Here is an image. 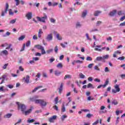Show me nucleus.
Returning a JSON list of instances; mask_svg holds the SVG:
<instances>
[{
  "label": "nucleus",
  "mask_w": 125,
  "mask_h": 125,
  "mask_svg": "<svg viewBox=\"0 0 125 125\" xmlns=\"http://www.w3.org/2000/svg\"><path fill=\"white\" fill-rule=\"evenodd\" d=\"M30 100V101H34L36 104H40L42 106L45 107V106H46V102H44L43 100L39 99L34 100V98H31Z\"/></svg>",
  "instance_id": "f257e3e1"
},
{
  "label": "nucleus",
  "mask_w": 125,
  "mask_h": 125,
  "mask_svg": "<svg viewBox=\"0 0 125 125\" xmlns=\"http://www.w3.org/2000/svg\"><path fill=\"white\" fill-rule=\"evenodd\" d=\"M16 104L18 105V110H21L22 113H24L26 111V109H27V107L24 104H20L19 102H17Z\"/></svg>",
  "instance_id": "f03ea898"
},
{
  "label": "nucleus",
  "mask_w": 125,
  "mask_h": 125,
  "mask_svg": "<svg viewBox=\"0 0 125 125\" xmlns=\"http://www.w3.org/2000/svg\"><path fill=\"white\" fill-rule=\"evenodd\" d=\"M43 15L44 17H37L36 18L38 21H40L41 22H42L43 23H45V20L47 19V16L45 13H43Z\"/></svg>",
  "instance_id": "7ed1b4c3"
},
{
  "label": "nucleus",
  "mask_w": 125,
  "mask_h": 125,
  "mask_svg": "<svg viewBox=\"0 0 125 125\" xmlns=\"http://www.w3.org/2000/svg\"><path fill=\"white\" fill-rule=\"evenodd\" d=\"M35 47L37 48V49H39V50H41L42 54H45V50H44V48L43 47V46H42V45L40 44L35 45Z\"/></svg>",
  "instance_id": "20e7f679"
},
{
  "label": "nucleus",
  "mask_w": 125,
  "mask_h": 125,
  "mask_svg": "<svg viewBox=\"0 0 125 125\" xmlns=\"http://www.w3.org/2000/svg\"><path fill=\"white\" fill-rule=\"evenodd\" d=\"M114 88L115 89H112V93H117L118 92H120L121 89L120 88V87L118 84H115L114 86Z\"/></svg>",
  "instance_id": "39448f33"
},
{
  "label": "nucleus",
  "mask_w": 125,
  "mask_h": 125,
  "mask_svg": "<svg viewBox=\"0 0 125 125\" xmlns=\"http://www.w3.org/2000/svg\"><path fill=\"white\" fill-rule=\"evenodd\" d=\"M9 7V5L8 3H6L5 9L4 11L2 12L1 16H4V15L7 13V11H8V8Z\"/></svg>",
  "instance_id": "423d86ee"
},
{
  "label": "nucleus",
  "mask_w": 125,
  "mask_h": 125,
  "mask_svg": "<svg viewBox=\"0 0 125 125\" xmlns=\"http://www.w3.org/2000/svg\"><path fill=\"white\" fill-rule=\"evenodd\" d=\"M102 46H101L100 45H97L96 47H98V48H95V50H96V51H100V52H101V51H102V50H104V49H105V48H106V47H103L101 49H99V48H101Z\"/></svg>",
  "instance_id": "0eeeda50"
},
{
  "label": "nucleus",
  "mask_w": 125,
  "mask_h": 125,
  "mask_svg": "<svg viewBox=\"0 0 125 125\" xmlns=\"http://www.w3.org/2000/svg\"><path fill=\"white\" fill-rule=\"evenodd\" d=\"M57 116L56 115H53L52 117H50L49 119V122L50 123H54V120L56 119Z\"/></svg>",
  "instance_id": "6e6552de"
},
{
  "label": "nucleus",
  "mask_w": 125,
  "mask_h": 125,
  "mask_svg": "<svg viewBox=\"0 0 125 125\" xmlns=\"http://www.w3.org/2000/svg\"><path fill=\"white\" fill-rule=\"evenodd\" d=\"M33 15V13L32 12H28L25 15V17H26L28 20H30V19H32V16Z\"/></svg>",
  "instance_id": "1a4fd4ad"
},
{
  "label": "nucleus",
  "mask_w": 125,
  "mask_h": 125,
  "mask_svg": "<svg viewBox=\"0 0 125 125\" xmlns=\"http://www.w3.org/2000/svg\"><path fill=\"white\" fill-rule=\"evenodd\" d=\"M57 4H58V3L56 2L52 3L51 2L49 1L48 2V5L49 6H55L56 5H57Z\"/></svg>",
  "instance_id": "9d476101"
},
{
  "label": "nucleus",
  "mask_w": 125,
  "mask_h": 125,
  "mask_svg": "<svg viewBox=\"0 0 125 125\" xmlns=\"http://www.w3.org/2000/svg\"><path fill=\"white\" fill-rule=\"evenodd\" d=\"M55 75L56 76V77H59L61 74H62V72L59 71V70H55L54 71Z\"/></svg>",
  "instance_id": "9b49d317"
},
{
  "label": "nucleus",
  "mask_w": 125,
  "mask_h": 125,
  "mask_svg": "<svg viewBox=\"0 0 125 125\" xmlns=\"http://www.w3.org/2000/svg\"><path fill=\"white\" fill-rule=\"evenodd\" d=\"M46 39L47 41H52V39H53L52 34H48L47 36Z\"/></svg>",
  "instance_id": "f8f14e48"
},
{
  "label": "nucleus",
  "mask_w": 125,
  "mask_h": 125,
  "mask_svg": "<svg viewBox=\"0 0 125 125\" xmlns=\"http://www.w3.org/2000/svg\"><path fill=\"white\" fill-rule=\"evenodd\" d=\"M63 83H61L60 87L59 89V94H61L62 90H63Z\"/></svg>",
  "instance_id": "ddd939ff"
},
{
  "label": "nucleus",
  "mask_w": 125,
  "mask_h": 125,
  "mask_svg": "<svg viewBox=\"0 0 125 125\" xmlns=\"http://www.w3.org/2000/svg\"><path fill=\"white\" fill-rule=\"evenodd\" d=\"M108 83H109V79L108 78L106 79V80H105L104 84V85H103V87H104V88L106 87V86H107V85H108Z\"/></svg>",
  "instance_id": "4468645a"
},
{
  "label": "nucleus",
  "mask_w": 125,
  "mask_h": 125,
  "mask_svg": "<svg viewBox=\"0 0 125 125\" xmlns=\"http://www.w3.org/2000/svg\"><path fill=\"white\" fill-rule=\"evenodd\" d=\"M42 86H39L37 87H36L32 91V93H34V92H36V91L38 90V89H40V88H42Z\"/></svg>",
  "instance_id": "2eb2a0df"
},
{
  "label": "nucleus",
  "mask_w": 125,
  "mask_h": 125,
  "mask_svg": "<svg viewBox=\"0 0 125 125\" xmlns=\"http://www.w3.org/2000/svg\"><path fill=\"white\" fill-rule=\"evenodd\" d=\"M116 13H117V11L116 10H113L112 11L110 12L109 15L110 16H114Z\"/></svg>",
  "instance_id": "dca6fc26"
},
{
  "label": "nucleus",
  "mask_w": 125,
  "mask_h": 125,
  "mask_svg": "<svg viewBox=\"0 0 125 125\" xmlns=\"http://www.w3.org/2000/svg\"><path fill=\"white\" fill-rule=\"evenodd\" d=\"M31 112H32V109L30 108L27 111H24L23 113H24L25 116H27V115H29V114H30V113H31Z\"/></svg>",
  "instance_id": "f3484780"
},
{
  "label": "nucleus",
  "mask_w": 125,
  "mask_h": 125,
  "mask_svg": "<svg viewBox=\"0 0 125 125\" xmlns=\"http://www.w3.org/2000/svg\"><path fill=\"white\" fill-rule=\"evenodd\" d=\"M25 83H30V76L29 75L26 76V79L25 80Z\"/></svg>",
  "instance_id": "a211bd4d"
},
{
  "label": "nucleus",
  "mask_w": 125,
  "mask_h": 125,
  "mask_svg": "<svg viewBox=\"0 0 125 125\" xmlns=\"http://www.w3.org/2000/svg\"><path fill=\"white\" fill-rule=\"evenodd\" d=\"M11 116H12V114L7 113V114H6L4 116V118H5V119H9V118H10V117H11Z\"/></svg>",
  "instance_id": "6ab92c4d"
},
{
  "label": "nucleus",
  "mask_w": 125,
  "mask_h": 125,
  "mask_svg": "<svg viewBox=\"0 0 125 125\" xmlns=\"http://www.w3.org/2000/svg\"><path fill=\"white\" fill-rule=\"evenodd\" d=\"M108 58H109V55H104V56H103V62H105V59H108Z\"/></svg>",
  "instance_id": "aec40b11"
},
{
  "label": "nucleus",
  "mask_w": 125,
  "mask_h": 125,
  "mask_svg": "<svg viewBox=\"0 0 125 125\" xmlns=\"http://www.w3.org/2000/svg\"><path fill=\"white\" fill-rule=\"evenodd\" d=\"M96 61H103V57H97L96 58Z\"/></svg>",
  "instance_id": "412c9836"
},
{
  "label": "nucleus",
  "mask_w": 125,
  "mask_h": 125,
  "mask_svg": "<svg viewBox=\"0 0 125 125\" xmlns=\"http://www.w3.org/2000/svg\"><path fill=\"white\" fill-rule=\"evenodd\" d=\"M87 88H91L93 89L95 87L93 86V85H92V84H91V83H89L87 85Z\"/></svg>",
  "instance_id": "4be33fe9"
},
{
  "label": "nucleus",
  "mask_w": 125,
  "mask_h": 125,
  "mask_svg": "<svg viewBox=\"0 0 125 125\" xmlns=\"http://www.w3.org/2000/svg\"><path fill=\"white\" fill-rule=\"evenodd\" d=\"M52 47V49H49L48 50H46V53H48V54H49V53H51L53 51V46H51Z\"/></svg>",
  "instance_id": "5701e85b"
},
{
  "label": "nucleus",
  "mask_w": 125,
  "mask_h": 125,
  "mask_svg": "<svg viewBox=\"0 0 125 125\" xmlns=\"http://www.w3.org/2000/svg\"><path fill=\"white\" fill-rule=\"evenodd\" d=\"M1 53L2 54H3V55H7L8 54V52L6 50H3L1 52Z\"/></svg>",
  "instance_id": "b1692460"
},
{
  "label": "nucleus",
  "mask_w": 125,
  "mask_h": 125,
  "mask_svg": "<svg viewBox=\"0 0 125 125\" xmlns=\"http://www.w3.org/2000/svg\"><path fill=\"white\" fill-rule=\"evenodd\" d=\"M100 13H101V12H100L99 11H96L94 13V16H98L99 15V14H100Z\"/></svg>",
  "instance_id": "393cba45"
},
{
  "label": "nucleus",
  "mask_w": 125,
  "mask_h": 125,
  "mask_svg": "<svg viewBox=\"0 0 125 125\" xmlns=\"http://www.w3.org/2000/svg\"><path fill=\"white\" fill-rule=\"evenodd\" d=\"M25 35H22L21 37H20V38L18 39L19 41H23V40H24V39H25Z\"/></svg>",
  "instance_id": "a878e982"
},
{
  "label": "nucleus",
  "mask_w": 125,
  "mask_h": 125,
  "mask_svg": "<svg viewBox=\"0 0 125 125\" xmlns=\"http://www.w3.org/2000/svg\"><path fill=\"white\" fill-rule=\"evenodd\" d=\"M71 76L70 75H66L64 77V80H67V79H71Z\"/></svg>",
  "instance_id": "bb28decb"
},
{
  "label": "nucleus",
  "mask_w": 125,
  "mask_h": 125,
  "mask_svg": "<svg viewBox=\"0 0 125 125\" xmlns=\"http://www.w3.org/2000/svg\"><path fill=\"white\" fill-rule=\"evenodd\" d=\"M86 14H87V12L86 10H85L84 12H83L82 13V17L83 18L85 17Z\"/></svg>",
  "instance_id": "cd10ccee"
},
{
  "label": "nucleus",
  "mask_w": 125,
  "mask_h": 125,
  "mask_svg": "<svg viewBox=\"0 0 125 125\" xmlns=\"http://www.w3.org/2000/svg\"><path fill=\"white\" fill-rule=\"evenodd\" d=\"M57 68H62L63 67V64L62 63H58L57 64Z\"/></svg>",
  "instance_id": "c85d7f7f"
},
{
  "label": "nucleus",
  "mask_w": 125,
  "mask_h": 125,
  "mask_svg": "<svg viewBox=\"0 0 125 125\" xmlns=\"http://www.w3.org/2000/svg\"><path fill=\"white\" fill-rule=\"evenodd\" d=\"M58 97H57L55 98L54 99V102H55V105H57V104H58Z\"/></svg>",
  "instance_id": "c756f323"
},
{
  "label": "nucleus",
  "mask_w": 125,
  "mask_h": 125,
  "mask_svg": "<svg viewBox=\"0 0 125 125\" xmlns=\"http://www.w3.org/2000/svg\"><path fill=\"white\" fill-rule=\"evenodd\" d=\"M79 77L80 79H84V78H85V76L82 73L79 74Z\"/></svg>",
  "instance_id": "7c9ffc66"
},
{
  "label": "nucleus",
  "mask_w": 125,
  "mask_h": 125,
  "mask_svg": "<svg viewBox=\"0 0 125 125\" xmlns=\"http://www.w3.org/2000/svg\"><path fill=\"white\" fill-rule=\"evenodd\" d=\"M86 118H88V119H90L91 117H93V114H90V113H88L86 115Z\"/></svg>",
  "instance_id": "2f4dec72"
},
{
  "label": "nucleus",
  "mask_w": 125,
  "mask_h": 125,
  "mask_svg": "<svg viewBox=\"0 0 125 125\" xmlns=\"http://www.w3.org/2000/svg\"><path fill=\"white\" fill-rule=\"evenodd\" d=\"M13 14H14V13L12 11V9H10L9 10V15H13Z\"/></svg>",
  "instance_id": "473e14b6"
},
{
  "label": "nucleus",
  "mask_w": 125,
  "mask_h": 125,
  "mask_svg": "<svg viewBox=\"0 0 125 125\" xmlns=\"http://www.w3.org/2000/svg\"><path fill=\"white\" fill-rule=\"evenodd\" d=\"M87 61H92V58L89 56H87L86 58Z\"/></svg>",
  "instance_id": "72a5a7b5"
},
{
  "label": "nucleus",
  "mask_w": 125,
  "mask_h": 125,
  "mask_svg": "<svg viewBox=\"0 0 125 125\" xmlns=\"http://www.w3.org/2000/svg\"><path fill=\"white\" fill-rule=\"evenodd\" d=\"M16 20H17L16 19H15L14 20H12L11 21H10L9 23L10 24H14V23H15V22H16Z\"/></svg>",
  "instance_id": "f704fd0d"
},
{
  "label": "nucleus",
  "mask_w": 125,
  "mask_h": 125,
  "mask_svg": "<svg viewBox=\"0 0 125 125\" xmlns=\"http://www.w3.org/2000/svg\"><path fill=\"white\" fill-rule=\"evenodd\" d=\"M30 44H31V41H28L26 42V43H25V45H26V46H29L30 45Z\"/></svg>",
  "instance_id": "c9c22d12"
},
{
  "label": "nucleus",
  "mask_w": 125,
  "mask_h": 125,
  "mask_svg": "<svg viewBox=\"0 0 125 125\" xmlns=\"http://www.w3.org/2000/svg\"><path fill=\"white\" fill-rule=\"evenodd\" d=\"M67 115H63L61 117V120L63 122L64 120H65V118H67Z\"/></svg>",
  "instance_id": "e433bc0d"
},
{
  "label": "nucleus",
  "mask_w": 125,
  "mask_h": 125,
  "mask_svg": "<svg viewBox=\"0 0 125 125\" xmlns=\"http://www.w3.org/2000/svg\"><path fill=\"white\" fill-rule=\"evenodd\" d=\"M26 46V44L24 43L21 49L20 50L21 52H22V51H24L25 50V47Z\"/></svg>",
  "instance_id": "4c0bfd02"
},
{
  "label": "nucleus",
  "mask_w": 125,
  "mask_h": 125,
  "mask_svg": "<svg viewBox=\"0 0 125 125\" xmlns=\"http://www.w3.org/2000/svg\"><path fill=\"white\" fill-rule=\"evenodd\" d=\"M54 51L55 53H58V46H56L54 48Z\"/></svg>",
  "instance_id": "58836bf2"
},
{
  "label": "nucleus",
  "mask_w": 125,
  "mask_h": 125,
  "mask_svg": "<svg viewBox=\"0 0 125 125\" xmlns=\"http://www.w3.org/2000/svg\"><path fill=\"white\" fill-rule=\"evenodd\" d=\"M112 104H114V105H118V104H119V103L116 100H113L112 102Z\"/></svg>",
  "instance_id": "ea45409f"
},
{
  "label": "nucleus",
  "mask_w": 125,
  "mask_h": 125,
  "mask_svg": "<svg viewBox=\"0 0 125 125\" xmlns=\"http://www.w3.org/2000/svg\"><path fill=\"white\" fill-rule=\"evenodd\" d=\"M94 65V63H90L88 65L87 67L89 69H91L92 68V66Z\"/></svg>",
  "instance_id": "a19ab883"
},
{
  "label": "nucleus",
  "mask_w": 125,
  "mask_h": 125,
  "mask_svg": "<svg viewBox=\"0 0 125 125\" xmlns=\"http://www.w3.org/2000/svg\"><path fill=\"white\" fill-rule=\"evenodd\" d=\"M49 61L50 62V63H52V62H53V61H55V59H54V58H51L49 60Z\"/></svg>",
  "instance_id": "79ce46f5"
},
{
  "label": "nucleus",
  "mask_w": 125,
  "mask_h": 125,
  "mask_svg": "<svg viewBox=\"0 0 125 125\" xmlns=\"http://www.w3.org/2000/svg\"><path fill=\"white\" fill-rule=\"evenodd\" d=\"M94 69L96 71H100V68H99L97 65H95Z\"/></svg>",
  "instance_id": "37998d69"
},
{
  "label": "nucleus",
  "mask_w": 125,
  "mask_h": 125,
  "mask_svg": "<svg viewBox=\"0 0 125 125\" xmlns=\"http://www.w3.org/2000/svg\"><path fill=\"white\" fill-rule=\"evenodd\" d=\"M119 120H120V117H117L116 121L115 123L116 125H118V124H119V123H120V121H119Z\"/></svg>",
  "instance_id": "c03bdc74"
},
{
  "label": "nucleus",
  "mask_w": 125,
  "mask_h": 125,
  "mask_svg": "<svg viewBox=\"0 0 125 125\" xmlns=\"http://www.w3.org/2000/svg\"><path fill=\"white\" fill-rule=\"evenodd\" d=\"M50 21L51 23H55L56 22V20L53 18L50 19Z\"/></svg>",
  "instance_id": "a18cd8bd"
},
{
  "label": "nucleus",
  "mask_w": 125,
  "mask_h": 125,
  "mask_svg": "<svg viewBox=\"0 0 125 125\" xmlns=\"http://www.w3.org/2000/svg\"><path fill=\"white\" fill-rule=\"evenodd\" d=\"M81 111L82 112H84L85 113H86V112H89V109H81Z\"/></svg>",
  "instance_id": "49530a36"
},
{
  "label": "nucleus",
  "mask_w": 125,
  "mask_h": 125,
  "mask_svg": "<svg viewBox=\"0 0 125 125\" xmlns=\"http://www.w3.org/2000/svg\"><path fill=\"white\" fill-rule=\"evenodd\" d=\"M97 26H99V25H101V24H102V21H97Z\"/></svg>",
  "instance_id": "de8ad7c7"
},
{
  "label": "nucleus",
  "mask_w": 125,
  "mask_h": 125,
  "mask_svg": "<svg viewBox=\"0 0 125 125\" xmlns=\"http://www.w3.org/2000/svg\"><path fill=\"white\" fill-rule=\"evenodd\" d=\"M109 71L110 70H109V68H108V67H105L104 68V72L105 73H108Z\"/></svg>",
  "instance_id": "09e8293b"
},
{
  "label": "nucleus",
  "mask_w": 125,
  "mask_h": 125,
  "mask_svg": "<svg viewBox=\"0 0 125 125\" xmlns=\"http://www.w3.org/2000/svg\"><path fill=\"white\" fill-rule=\"evenodd\" d=\"M16 1V5H19L20 4V1L19 0H14Z\"/></svg>",
  "instance_id": "8fccbe9b"
},
{
  "label": "nucleus",
  "mask_w": 125,
  "mask_h": 125,
  "mask_svg": "<svg viewBox=\"0 0 125 125\" xmlns=\"http://www.w3.org/2000/svg\"><path fill=\"white\" fill-rule=\"evenodd\" d=\"M8 66V63H5L4 64V65L2 66V68L4 70H5V69H6V67H7Z\"/></svg>",
  "instance_id": "3c124183"
},
{
  "label": "nucleus",
  "mask_w": 125,
  "mask_h": 125,
  "mask_svg": "<svg viewBox=\"0 0 125 125\" xmlns=\"http://www.w3.org/2000/svg\"><path fill=\"white\" fill-rule=\"evenodd\" d=\"M65 111H66V108H65V106L63 105L62 108V112L63 113Z\"/></svg>",
  "instance_id": "603ef678"
},
{
  "label": "nucleus",
  "mask_w": 125,
  "mask_h": 125,
  "mask_svg": "<svg viewBox=\"0 0 125 125\" xmlns=\"http://www.w3.org/2000/svg\"><path fill=\"white\" fill-rule=\"evenodd\" d=\"M117 59L118 60H124L125 59V57L124 56H122L118 58Z\"/></svg>",
  "instance_id": "864d4df0"
},
{
  "label": "nucleus",
  "mask_w": 125,
  "mask_h": 125,
  "mask_svg": "<svg viewBox=\"0 0 125 125\" xmlns=\"http://www.w3.org/2000/svg\"><path fill=\"white\" fill-rule=\"evenodd\" d=\"M87 99V100H88V101H90L91 100H94V98H91V96L88 97Z\"/></svg>",
  "instance_id": "5fc2aeb1"
},
{
  "label": "nucleus",
  "mask_w": 125,
  "mask_h": 125,
  "mask_svg": "<svg viewBox=\"0 0 125 125\" xmlns=\"http://www.w3.org/2000/svg\"><path fill=\"white\" fill-rule=\"evenodd\" d=\"M57 39H58L59 40H62V37H60L59 34L57 35Z\"/></svg>",
  "instance_id": "6e6d98bb"
},
{
  "label": "nucleus",
  "mask_w": 125,
  "mask_h": 125,
  "mask_svg": "<svg viewBox=\"0 0 125 125\" xmlns=\"http://www.w3.org/2000/svg\"><path fill=\"white\" fill-rule=\"evenodd\" d=\"M76 63H79L80 64L83 63V61H80L79 60H77L75 61Z\"/></svg>",
  "instance_id": "4d7b16f0"
},
{
  "label": "nucleus",
  "mask_w": 125,
  "mask_h": 125,
  "mask_svg": "<svg viewBox=\"0 0 125 125\" xmlns=\"http://www.w3.org/2000/svg\"><path fill=\"white\" fill-rule=\"evenodd\" d=\"M8 45V44H7V43H4V44H2L1 45V46L2 47H4L7 46Z\"/></svg>",
  "instance_id": "13d9d810"
},
{
  "label": "nucleus",
  "mask_w": 125,
  "mask_h": 125,
  "mask_svg": "<svg viewBox=\"0 0 125 125\" xmlns=\"http://www.w3.org/2000/svg\"><path fill=\"white\" fill-rule=\"evenodd\" d=\"M12 45L11 44H8V45L7 46V47H6V49H9V48H10L11 47Z\"/></svg>",
  "instance_id": "bf43d9fd"
},
{
  "label": "nucleus",
  "mask_w": 125,
  "mask_h": 125,
  "mask_svg": "<svg viewBox=\"0 0 125 125\" xmlns=\"http://www.w3.org/2000/svg\"><path fill=\"white\" fill-rule=\"evenodd\" d=\"M94 81L97 82V83H100V82H101V80H100V79L96 78L94 79Z\"/></svg>",
  "instance_id": "052dcab7"
},
{
  "label": "nucleus",
  "mask_w": 125,
  "mask_h": 125,
  "mask_svg": "<svg viewBox=\"0 0 125 125\" xmlns=\"http://www.w3.org/2000/svg\"><path fill=\"white\" fill-rule=\"evenodd\" d=\"M33 39L34 40H38V36H37L36 35H34L33 36Z\"/></svg>",
  "instance_id": "680f3d73"
},
{
  "label": "nucleus",
  "mask_w": 125,
  "mask_h": 125,
  "mask_svg": "<svg viewBox=\"0 0 125 125\" xmlns=\"http://www.w3.org/2000/svg\"><path fill=\"white\" fill-rule=\"evenodd\" d=\"M54 109H55V110H56V111H58V106H57V105H55L53 106Z\"/></svg>",
  "instance_id": "e2e57ef3"
},
{
  "label": "nucleus",
  "mask_w": 125,
  "mask_h": 125,
  "mask_svg": "<svg viewBox=\"0 0 125 125\" xmlns=\"http://www.w3.org/2000/svg\"><path fill=\"white\" fill-rule=\"evenodd\" d=\"M98 123H99V120H97L94 123H93V125H97V124H98Z\"/></svg>",
  "instance_id": "0e129e2a"
},
{
  "label": "nucleus",
  "mask_w": 125,
  "mask_h": 125,
  "mask_svg": "<svg viewBox=\"0 0 125 125\" xmlns=\"http://www.w3.org/2000/svg\"><path fill=\"white\" fill-rule=\"evenodd\" d=\"M42 76L43 78H47V75H46V73L45 72L43 73Z\"/></svg>",
  "instance_id": "69168bd1"
},
{
  "label": "nucleus",
  "mask_w": 125,
  "mask_h": 125,
  "mask_svg": "<svg viewBox=\"0 0 125 125\" xmlns=\"http://www.w3.org/2000/svg\"><path fill=\"white\" fill-rule=\"evenodd\" d=\"M120 26H125V21L123 22L120 23Z\"/></svg>",
  "instance_id": "338daca9"
},
{
  "label": "nucleus",
  "mask_w": 125,
  "mask_h": 125,
  "mask_svg": "<svg viewBox=\"0 0 125 125\" xmlns=\"http://www.w3.org/2000/svg\"><path fill=\"white\" fill-rule=\"evenodd\" d=\"M121 77L123 79H125V74H121Z\"/></svg>",
  "instance_id": "774afa93"
}]
</instances>
